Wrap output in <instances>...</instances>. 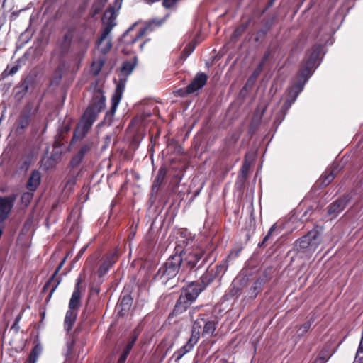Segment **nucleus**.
<instances>
[{
	"mask_svg": "<svg viewBox=\"0 0 363 363\" xmlns=\"http://www.w3.org/2000/svg\"><path fill=\"white\" fill-rule=\"evenodd\" d=\"M41 182V174L37 170H33L26 183V189L31 191H35Z\"/></svg>",
	"mask_w": 363,
	"mask_h": 363,
	"instance_id": "bb28decb",
	"label": "nucleus"
},
{
	"mask_svg": "<svg viewBox=\"0 0 363 363\" xmlns=\"http://www.w3.org/2000/svg\"><path fill=\"white\" fill-rule=\"evenodd\" d=\"M250 165L247 164V162H245L240 169V172L243 177L246 178L247 177Z\"/></svg>",
	"mask_w": 363,
	"mask_h": 363,
	"instance_id": "5fc2aeb1",
	"label": "nucleus"
},
{
	"mask_svg": "<svg viewBox=\"0 0 363 363\" xmlns=\"http://www.w3.org/2000/svg\"><path fill=\"white\" fill-rule=\"evenodd\" d=\"M320 242L321 239L319 232L311 230L295 242L294 250L298 252L315 251Z\"/></svg>",
	"mask_w": 363,
	"mask_h": 363,
	"instance_id": "0eeeda50",
	"label": "nucleus"
},
{
	"mask_svg": "<svg viewBox=\"0 0 363 363\" xmlns=\"http://www.w3.org/2000/svg\"><path fill=\"white\" fill-rule=\"evenodd\" d=\"M82 282V279L81 277H79L77 279L74 289L73 293L72 294L71 298L69 302V309L74 310L77 311L81 305V284Z\"/></svg>",
	"mask_w": 363,
	"mask_h": 363,
	"instance_id": "4be33fe9",
	"label": "nucleus"
},
{
	"mask_svg": "<svg viewBox=\"0 0 363 363\" xmlns=\"http://www.w3.org/2000/svg\"><path fill=\"white\" fill-rule=\"evenodd\" d=\"M136 57H135L133 61H125L123 63L122 67L121 68V72L125 77L130 75L136 66Z\"/></svg>",
	"mask_w": 363,
	"mask_h": 363,
	"instance_id": "f704fd0d",
	"label": "nucleus"
},
{
	"mask_svg": "<svg viewBox=\"0 0 363 363\" xmlns=\"http://www.w3.org/2000/svg\"><path fill=\"white\" fill-rule=\"evenodd\" d=\"M150 40V39H146L145 40H144L140 45V49L141 51L143 50V48H144V46L145 45L149 42Z\"/></svg>",
	"mask_w": 363,
	"mask_h": 363,
	"instance_id": "338daca9",
	"label": "nucleus"
},
{
	"mask_svg": "<svg viewBox=\"0 0 363 363\" xmlns=\"http://www.w3.org/2000/svg\"><path fill=\"white\" fill-rule=\"evenodd\" d=\"M246 28H247V26H245V25H241V26H238L233 31V35H232L233 38H239L240 36H241L243 34V33L245 31Z\"/></svg>",
	"mask_w": 363,
	"mask_h": 363,
	"instance_id": "3c124183",
	"label": "nucleus"
},
{
	"mask_svg": "<svg viewBox=\"0 0 363 363\" xmlns=\"http://www.w3.org/2000/svg\"><path fill=\"white\" fill-rule=\"evenodd\" d=\"M208 80V76L204 72H199L196 74L191 82L186 87V91L193 94L205 86Z\"/></svg>",
	"mask_w": 363,
	"mask_h": 363,
	"instance_id": "412c9836",
	"label": "nucleus"
},
{
	"mask_svg": "<svg viewBox=\"0 0 363 363\" xmlns=\"http://www.w3.org/2000/svg\"><path fill=\"white\" fill-rule=\"evenodd\" d=\"M228 265L229 264L227 262V261L223 259L220 262V264H217L215 268L209 269V270L210 272H212V274L216 279L217 278L220 279L228 270Z\"/></svg>",
	"mask_w": 363,
	"mask_h": 363,
	"instance_id": "7c9ffc66",
	"label": "nucleus"
},
{
	"mask_svg": "<svg viewBox=\"0 0 363 363\" xmlns=\"http://www.w3.org/2000/svg\"><path fill=\"white\" fill-rule=\"evenodd\" d=\"M35 74L29 73L26 76L22 77L21 82L16 86L14 89H17L15 93V98L18 101L23 99L26 94L28 92L30 87H33L35 84Z\"/></svg>",
	"mask_w": 363,
	"mask_h": 363,
	"instance_id": "ddd939ff",
	"label": "nucleus"
},
{
	"mask_svg": "<svg viewBox=\"0 0 363 363\" xmlns=\"http://www.w3.org/2000/svg\"><path fill=\"white\" fill-rule=\"evenodd\" d=\"M23 312L20 313L15 318V320L11 328V330H13L16 333H18L20 330L19 322L22 318Z\"/></svg>",
	"mask_w": 363,
	"mask_h": 363,
	"instance_id": "8fccbe9b",
	"label": "nucleus"
},
{
	"mask_svg": "<svg viewBox=\"0 0 363 363\" xmlns=\"http://www.w3.org/2000/svg\"><path fill=\"white\" fill-rule=\"evenodd\" d=\"M241 250V248H239L230 250L226 258L224 259V260L227 261V262L229 264L231 261L234 260L235 259L239 257Z\"/></svg>",
	"mask_w": 363,
	"mask_h": 363,
	"instance_id": "49530a36",
	"label": "nucleus"
},
{
	"mask_svg": "<svg viewBox=\"0 0 363 363\" xmlns=\"http://www.w3.org/2000/svg\"><path fill=\"white\" fill-rule=\"evenodd\" d=\"M321 52L322 48L320 45H315L312 47L309 56L299 73L300 77L303 79V83H305L312 74Z\"/></svg>",
	"mask_w": 363,
	"mask_h": 363,
	"instance_id": "1a4fd4ad",
	"label": "nucleus"
},
{
	"mask_svg": "<svg viewBox=\"0 0 363 363\" xmlns=\"http://www.w3.org/2000/svg\"><path fill=\"white\" fill-rule=\"evenodd\" d=\"M97 116L95 113H91L90 109L86 110L74 131L73 138L83 139L91 129Z\"/></svg>",
	"mask_w": 363,
	"mask_h": 363,
	"instance_id": "6e6552de",
	"label": "nucleus"
},
{
	"mask_svg": "<svg viewBox=\"0 0 363 363\" xmlns=\"http://www.w3.org/2000/svg\"><path fill=\"white\" fill-rule=\"evenodd\" d=\"M198 297L199 295L187 284L184 285L169 317L178 316L186 312Z\"/></svg>",
	"mask_w": 363,
	"mask_h": 363,
	"instance_id": "39448f33",
	"label": "nucleus"
},
{
	"mask_svg": "<svg viewBox=\"0 0 363 363\" xmlns=\"http://www.w3.org/2000/svg\"><path fill=\"white\" fill-rule=\"evenodd\" d=\"M133 304V298L130 294L124 295L120 301V307H121L119 313L124 315L125 313L130 308Z\"/></svg>",
	"mask_w": 363,
	"mask_h": 363,
	"instance_id": "2f4dec72",
	"label": "nucleus"
},
{
	"mask_svg": "<svg viewBox=\"0 0 363 363\" xmlns=\"http://www.w3.org/2000/svg\"><path fill=\"white\" fill-rule=\"evenodd\" d=\"M198 313L197 318L194 320L191 334L200 339L203 336H213L218 324V318L211 309H203V306L192 307L189 311V316L194 320V315Z\"/></svg>",
	"mask_w": 363,
	"mask_h": 363,
	"instance_id": "f03ea898",
	"label": "nucleus"
},
{
	"mask_svg": "<svg viewBox=\"0 0 363 363\" xmlns=\"http://www.w3.org/2000/svg\"><path fill=\"white\" fill-rule=\"evenodd\" d=\"M304 83L298 82L294 84V86L289 90L288 94V98L283 104L282 108L284 110H288L291 106L292 104L296 100L298 94L302 91L303 89Z\"/></svg>",
	"mask_w": 363,
	"mask_h": 363,
	"instance_id": "5701e85b",
	"label": "nucleus"
},
{
	"mask_svg": "<svg viewBox=\"0 0 363 363\" xmlns=\"http://www.w3.org/2000/svg\"><path fill=\"white\" fill-rule=\"evenodd\" d=\"M339 172V164L333 163L332 166L328 168L321 175L320 178V184L325 186L329 185Z\"/></svg>",
	"mask_w": 363,
	"mask_h": 363,
	"instance_id": "b1692460",
	"label": "nucleus"
},
{
	"mask_svg": "<svg viewBox=\"0 0 363 363\" xmlns=\"http://www.w3.org/2000/svg\"><path fill=\"white\" fill-rule=\"evenodd\" d=\"M73 38L72 30H69L62 37V43L60 44V49L62 51H67L72 44Z\"/></svg>",
	"mask_w": 363,
	"mask_h": 363,
	"instance_id": "72a5a7b5",
	"label": "nucleus"
},
{
	"mask_svg": "<svg viewBox=\"0 0 363 363\" xmlns=\"http://www.w3.org/2000/svg\"><path fill=\"white\" fill-rule=\"evenodd\" d=\"M274 273L272 267H268L260 272L250 287L245 290L246 296L250 299H255L263 290L264 285L269 281Z\"/></svg>",
	"mask_w": 363,
	"mask_h": 363,
	"instance_id": "423d86ee",
	"label": "nucleus"
},
{
	"mask_svg": "<svg viewBox=\"0 0 363 363\" xmlns=\"http://www.w3.org/2000/svg\"><path fill=\"white\" fill-rule=\"evenodd\" d=\"M351 199L352 195L350 194H345L328 206V215L331 216L332 218H336L342 211H343L347 204L350 202Z\"/></svg>",
	"mask_w": 363,
	"mask_h": 363,
	"instance_id": "f8f14e48",
	"label": "nucleus"
},
{
	"mask_svg": "<svg viewBox=\"0 0 363 363\" xmlns=\"http://www.w3.org/2000/svg\"><path fill=\"white\" fill-rule=\"evenodd\" d=\"M125 83L126 78L120 79V80L118 82L115 92L111 98V107L110 110L106 112L103 121L105 124L108 125L111 124L113 119V116L116 111L118 106L122 98L123 93L125 90Z\"/></svg>",
	"mask_w": 363,
	"mask_h": 363,
	"instance_id": "9d476101",
	"label": "nucleus"
},
{
	"mask_svg": "<svg viewBox=\"0 0 363 363\" xmlns=\"http://www.w3.org/2000/svg\"><path fill=\"white\" fill-rule=\"evenodd\" d=\"M100 284L93 283L90 287V292L91 294L98 295L100 293Z\"/></svg>",
	"mask_w": 363,
	"mask_h": 363,
	"instance_id": "6e6d98bb",
	"label": "nucleus"
},
{
	"mask_svg": "<svg viewBox=\"0 0 363 363\" xmlns=\"http://www.w3.org/2000/svg\"><path fill=\"white\" fill-rule=\"evenodd\" d=\"M79 329L78 328H76L73 333V336L72 337L71 340L67 342V354H71L73 351L74 347L76 343V340H75L74 336L79 333Z\"/></svg>",
	"mask_w": 363,
	"mask_h": 363,
	"instance_id": "c03bdc74",
	"label": "nucleus"
},
{
	"mask_svg": "<svg viewBox=\"0 0 363 363\" xmlns=\"http://www.w3.org/2000/svg\"><path fill=\"white\" fill-rule=\"evenodd\" d=\"M94 147V143L91 141H86L80 147L78 153L83 157L89 153Z\"/></svg>",
	"mask_w": 363,
	"mask_h": 363,
	"instance_id": "37998d69",
	"label": "nucleus"
},
{
	"mask_svg": "<svg viewBox=\"0 0 363 363\" xmlns=\"http://www.w3.org/2000/svg\"><path fill=\"white\" fill-rule=\"evenodd\" d=\"M215 362H216V363H227V361H226V359L225 358L219 359V358L217 357L215 359Z\"/></svg>",
	"mask_w": 363,
	"mask_h": 363,
	"instance_id": "69168bd1",
	"label": "nucleus"
},
{
	"mask_svg": "<svg viewBox=\"0 0 363 363\" xmlns=\"http://www.w3.org/2000/svg\"><path fill=\"white\" fill-rule=\"evenodd\" d=\"M118 255L116 251L107 252L104 256L103 262L97 269V274L99 277H104L118 261Z\"/></svg>",
	"mask_w": 363,
	"mask_h": 363,
	"instance_id": "a211bd4d",
	"label": "nucleus"
},
{
	"mask_svg": "<svg viewBox=\"0 0 363 363\" xmlns=\"http://www.w3.org/2000/svg\"><path fill=\"white\" fill-rule=\"evenodd\" d=\"M111 48H112V43H111V40H108V42H106L105 45H104L103 47L101 48V49H100L101 52L104 55H105L110 52Z\"/></svg>",
	"mask_w": 363,
	"mask_h": 363,
	"instance_id": "864d4df0",
	"label": "nucleus"
},
{
	"mask_svg": "<svg viewBox=\"0 0 363 363\" xmlns=\"http://www.w3.org/2000/svg\"><path fill=\"white\" fill-rule=\"evenodd\" d=\"M43 347L40 342H35L34 347L32 348L26 363H36L40 355L43 352Z\"/></svg>",
	"mask_w": 363,
	"mask_h": 363,
	"instance_id": "c756f323",
	"label": "nucleus"
},
{
	"mask_svg": "<svg viewBox=\"0 0 363 363\" xmlns=\"http://www.w3.org/2000/svg\"><path fill=\"white\" fill-rule=\"evenodd\" d=\"M21 67V65L17 62L15 65H13L11 69H9V74H11V76L14 75Z\"/></svg>",
	"mask_w": 363,
	"mask_h": 363,
	"instance_id": "13d9d810",
	"label": "nucleus"
},
{
	"mask_svg": "<svg viewBox=\"0 0 363 363\" xmlns=\"http://www.w3.org/2000/svg\"><path fill=\"white\" fill-rule=\"evenodd\" d=\"M114 18L113 17V14L111 16L108 18L107 24L106 25H111L113 26V28L116 26V23H114Z\"/></svg>",
	"mask_w": 363,
	"mask_h": 363,
	"instance_id": "e2e57ef3",
	"label": "nucleus"
},
{
	"mask_svg": "<svg viewBox=\"0 0 363 363\" xmlns=\"http://www.w3.org/2000/svg\"><path fill=\"white\" fill-rule=\"evenodd\" d=\"M183 266L182 257L176 251L175 254L171 255L167 261L159 268L154 279L160 280L166 284L169 279L174 278Z\"/></svg>",
	"mask_w": 363,
	"mask_h": 363,
	"instance_id": "20e7f679",
	"label": "nucleus"
},
{
	"mask_svg": "<svg viewBox=\"0 0 363 363\" xmlns=\"http://www.w3.org/2000/svg\"><path fill=\"white\" fill-rule=\"evenodd\" d=\"M32 157L29 155H23L18 163V169L21 172H26L31 165Z\"/></svg>",
	"mask_w": 363,
	"mask_h": 363,
	"instance_id": "e433bc0d",
	"label": "nucleus"
},
{
	"mask_svg": "<svg viewBox=\"0 0 363 363\" xmlns=\"http://www.w3.org/2000/svg\"><path fill=\"white\" fill-rule=\"evenodd\" d=\"M94 33L86 28L84 29L82 32L79 33L76 37L77 43L84 49L86 52L89 46L91 39L93 38Z\"/></svg>",
	"mask_w": 363,
	"mask_h": 363,
	"instance_id": "a878e982",
	"label": "nucleus"
},
{
	"mask_svg": "<svg viewBox=\"0 0 363 363\" xmlns=\"http://www.w3.org/2000/svg\"><path fill=\"white\" fill-rule=\"evenodd\" d=\"M177 0H163L162 6L167 9L172 8L176 3Z\"/></svg>",
	"mask_w": 363,
	"mask_h": 363,
	"instance_id": "4d7b16f0",
	"label": "nucleus"
},
{
	"mask_svg": "<svg viewBox=\"0 0 363 363\" xmlns=\"http://www.w3.org/2000/svg\"><path fill=\"white\" fill-rule=\"evenodd\" d=\"M248 285V277L245 276L237 277L231 283L228 295L230 297H238L242 293H245V290Z\"/></svg>",
	"mask_w": 363,
	"mask_h": 363,
	"instance_id": "f3484780",
	"label": "nucleus"
},
{
	"mask_svg": "<svg viewBox=\"0 0 363 363\" xmlns=\"http://www.w3.org/2000/svg\"><path fill=\"white\" fill-rule=\"evenodd\" d=\"M106 106V97L101 89H96L93 92L92 99L86 110L98 116Z\"/></svg>",
	"mask_w": 363,
	"mask_h": 363,
	"instance_id": "2eb2a0df",
	"label": "nucleus"
},
{
	"mask_svg": "<svg viewBox=\"0 0 363 363\" xmlns=\"http://www.w3.org/2000/svg\"><path fill=\"white\" fill-rule=\"evenodd\" d=\"M137 23H133L120 38L118 47L124 55L133 53L134 45L147 34L154 31V21L147 22L145 26L133 34L134 28Z\"/></svg>",
	"mask_w": 363,
	"mask_h": 363,
	"instance_id": "7ed1b4c3",
	"label": "nucleus"
},
{
	"mask_svg": "<svg viewBox=\"0 0 363 363\" xmlns=\"http://www.w3.org/2000/svg\"><path fill=\"white\" fill-rule=\"evenodd\" d=\"M276 228H277V225L276 224H274V225H272L271 226V228H269L267 234L263 238L262 242L259 244V247L263 246L264 245H265V243L269 240V239L271 237L272 233L276 230Z\"/></svg>",
	"mask_w": 363,
	"mask_h": 363,
	"instance_id": "603ef678",
	"label": "nucleus"
},
{
	"mask_svg": "<svg viewBox=\"0 0 363 363\" xmlns=\"http://www.w3.org/2000/svg\"><path fill=\"white\" fill-rule=\"evenodd\" d=\"M195 47L191 43H189L183 50L182 52V57H187L189 55H190L192 52L194 51Z\"/></svg>",
	"mask_w": 363,
	"mask_h": 363,
	"instance_id": "09e8293b",
	"label": "nucleus"
},
{
	"mask_svg": "<svg viewBox=\"0 0 363 363\" xmlns=\"http://www.w3.org/2000/svg\"><path fill=\"white\" fill-rule=\"evenodd\" d=\"M274 1L275 0H269L266 6L264 11L270 8L274 4Z\"/></svg>",
	"mask_w": 363,
	"mask_h": 363,
	"instance_id": "774afa93",
	"label": "nucleus"
},
{
	"mask_svg": "<svg viewBox=\"0 0 363 363\" xmlns=\"http://www.w3.org/2000/svg\"><path fill=\"white\" fill-rule=\"evenodd\" d=\"M354 363H363V354H359L358 357L357 352Z\"/></svg>",
	"mask_w": 363,
	"mask_h": 363,
	"instance_id": "680f3d73",
	"label": "nucleus"
},
{
	"mask_svg": "<svg viewBox=\"0 0 363 363\" xmlns=\"http://www.w3.org/2000/svg\"><path fill=\"white\" fill-rule=\"evenodd\" d=\"M9 65H7V67L6 68V69L4 70L2 72V73L1 74V77H0L1 80L4 79L5 78H6L9 76H11V74H9Z\"/></svg>",
	"mask_w": 363,
	"mask_h": 363,
	"instance_id": "052dcab7",
	"label": "nucleus"
},
{
	"mask_svg": "<svg viewBox=\"0 0 363 363\" xmlns=\"http://www.w3.org/2000/svg\"><path fill=\"white\" fill-rule=\"evenodd\" d=\"M108 0H94L90 9L89 16L94 17L99 14L104 8Z\"/></svg>",
	"mask_w": 363,
	"mask_h": 363,
	"instance_id": "473e14b6",
	"label": "nucleus"
},
{
	"mask_svg": "<svg viewBox=\"0 0 363 363\" xmlns=\"http://www.w3.org/2000/svg\"><path fill=\"white\" fill-rule=\"evenodd\" d=\"M175 251L182 257L183 269L197 272L206 265H212L216 259L213 251H207L204 245L194 239L178 240Z\"/></svg>",
	"mask_w": 363,
	"mask_h": 363,
	"instance_id": "f257e3e1",
	"label": "nucleus"
},
{
	"mask_svg": "<svg viewBox=\"0 0 363 363\" xmlns=\"http://www.w3.org/2000/svg\"><path fill=\"white\" fill-rule=\"evenodd\" d=\"M67 257V256H65L62 259V261L60 262L59 265L55 269L54 273L48 279V280L45 282V284H44V286L40 291V295H42L44 293H45L48 289L50 288V290L45 300V304H48L49 303L54 292L55 291V290L57 289V288L58 287L59 284H60V282L62 281V278H61V277L58 276V274H59L60 271L61 270V269L62 268V267L64 266V264L66 262Z\"/></svg>",
	"mask_w": 363,
	"mask_h": 363,
	"instance_id": "9b49d317",
	"label": "nucleus"
},
{
	"mask_svg": "<svg viewBox=\"0 0 363 363\" xmlns=\"http://www.w3.org/2000/svg\"><path fill=\"white\" fill-rule=\"evenodd\" d=\"M105 60H106L104 57H99L97 60L92 62L90 67V70L94 76L99 75L104 65Z\"/></svg>",
	"mask_w": 363,
	"mask_h": 363,
	"instance_id": "c9c22d12",
	"label": "nucleus"
},
{
	"mask_svg": "<svg viewBox=\"0 0 363 363\" xmlns=\"http://www.w3.org/2000/svg\"><path fill=\"white\" fill-rule=\"evenodd\" d=\"M195 335H191L190 338L187 341V342L182 346L180 349L177 350L173 355L172 356V359H174L175 362H179L184 355H185L186 353L189 352L196 345L199 339L196 337Z\"/></svg>",
	"mask_w": 363,
	"mask_h": 363,
	"instance_id": "aec40b11",
	"label": "nucleus"
},
{
	"mask_svg": "<svg viewBox=\"0 0 363 363\" xmlns=\"http://www.w3.org/2000/svg\"><path fill=\"white\" fill-rule=\"evenodd\" d=\"M214 280L216 279L212 272L208 269L199 280L189 282L187 284L199 296Z\"/></svg>",
	"mask_w": 363,
	"mask_h": 363,
	"instance_id": "4468645a",
	"label": "nucleus"
},
{
	"mask_svg": "<svg viewBox=\"0 0 363 363\" xmlns=\"http://www.w3.org/2000/svg\"><path fill=\"white\" fill-rule=\"evenodd\" d=\"M16 199V195L13 194L7 196H0V222L5 223L9 218Z\"/></svg>",
	"mask_w": 363,
	"mask_h": 363,
	"instance_id": "dca6fc26",
	"label": "nucleus"
},
{
	"mask_svg": "<svg viewBox=\"0 0 363 363\" xmlns=\"http://www.w3.org/2000/svg\"><path fill=\"white\" fill-rule=\"evenodd\" d=\"M77 317V311L69 309L65 315L64 320V328L67 333H69Z\"/></svg>",
	"mask_w": 363,
	"mask_h": 363,
	"instance_id": "c85d7f7f",
	"label": "nucleus"
},
{
	"mask_svg": "<svg viewBox=\"0 0 363 363\" xmlns=\"http://www.w3.org/2000/svg\"><path fill=\"white\" fill-rule=\"evenodd\" d=\"M83 159L84 157L77 152L72 158L69 164L72 167H77L82 162Z\"/></svg>",
	"mask_w": 363,
	"mask_h": 363,
	"instance_id": "de8ad7c7",
	"label": "nucleus"
},
{
	"mask_svg": "<svg viewBox=\"0 0 363 363\" xmlns=\"http://www.w3.org/2000/svg\"><path fill=\"white\" fill-rule=\"evenodd\" d=\"M167 173V169L166 167H161L157 172V176L155 177L152 189H151V194L152 196H156L160 190V186L164 183V181L166 178Z\"/></svg>",
	"mask_w": 363,
	"mask_h": 363,
	"instance_id": "393cba45",
	"label": "nucleus"
},
{
	"mask_svg": "<svg viewBox=\"0 0 363 363\" xmlns=\"http://www.w3.org/2000/svg\"><path fill=\"white\" fill-rule=\"evenodd\" d=\"M32 108L31 104H27L20 113L17 120V132L23 131L29 125Z\"/></svg>",
	"mask_w": 363,
	"mask_h": 363,
	"instance_id": "6ab92c4d",
	"label": "nucleus"
},
{
	"mask_svg": "<svg viewBox=\"0 0 363 363\" xmlns=\"http://www.w3.org/2000/svg\"><path fill=\"white\" fill-rule=\"evenodd\" d=\"M262 70L263 67H262V65H257L251 75L247 79L244 88H246L248 86H252L257 81Z\"/></svg>",
	"mask_w": 363,
	"mask_h": 363,
	"instance_id": "4c0bfd02",
	"label": "nucleus"
},
{
	"mask_svg": "<svg viewBox=\"0 0 363 363\" xmlns=\"http://www.w3.org/2000/svg\"><path fill=\"white\" fill-rule=\"evenodd\" d=\"M178 93H179V95L181 96H186V94H189V93L187 92H183V91H186V89H179L178 91Z\"/></svg>",
	"mask_w": 363,
	"mask_h": 363,
	"instance_id": "0e129e2a",
	"label": "nucleus"
},
{
	"mask_svg": "<svg viewBox=\"0 0 363 363\" xmlns=\"http://www.w3.org/2000/svg\"><path fill=\"white\" fill-rule=\"evenodd\" d=\"M138 338V333L136 331L134 330L132 333H130L129 337L128 339L127 344L123 351L130 353L131 352L135 342L137 341Z\"/></svg>",
	"mask_w": 363,
	"mask_h": 363,
	"instance_id": "ea45409f",
	"label": "nucleus"
},
{
	"mask_svg": "<svg viewBox=\"0 0 363 363\" xmlns=\"http://www.w3.org/2000/svg\"><path fill=\"white\" fill-rule=\"evenodd\" d=\"M130 353L123 351L117 363H125Z\"/></svg>",
	"mask_w": 363,
	"mask_h": 363,
	"instance_id": "bf43d9fd",
	"label": "nucleus"
},
{
	"mask_svg": "<svg viewBox=\"0 0 363 363\" xmlns=\"http://www.w3.org/2000/svg\"><path fill=\"white\" fill-rule=\"evenodd\" d=\"M113 29V26L106 25L104 28L101 36L97 39L96 44V46L99 47V45L102 43V42L106 38V37L110 34Z\"/></svg>",
	"mask_w": 363,
	"mask_h": 363,
	"instance_id": "79ce46f5",
	"label": "nucleus"
},
{
	"mask_svg": "<svg viewBox=\"0 0 363 363\" xmlns=\"http://www.w3.org/2000/svg\"><path fill=\"white\" fill-rule=\"evenodd\" d=\"M274 52V48L272 47H269L265 52L264 53L260 62H259L258 65H262V67L264 68L266 62L272 57V55Z\"/></svg>",
	"mask_w": 363,
	"mask_h": 363,
	"instance_id": "a19ab883",
	"label": "nucleus"
},
{
	"mask_svg": "<svg viewBox=\"0 0 363 363\" xmlns=\"http://www.w3.org/2000/svg\"><path fill=\"white\" fill-rule=\"evenodd\" d=\"M330 355L329 349L327 347H324L312 363H326Z\"/></svg>",
	"mask_w": 363,
	"mask_h": 363,
	"instance_id": "58836bf2",
	"label": "nucleus"
},
{
	"mask_svg": "<svg viewBox=\"0 0 363 363\" xmlns=\"http://www.w3.org/2000/svg\"><path fill=\"white\" fill-rule=\"evenodd\" d=\"M314 318L312 317L306 321L303 324L297 326L294 340L297 342L310 330L312 324L314 323Z\"/></svg>",
	"mask_w": 363,
	"mask_h": 363,
	"instance_id": "cd10ccee",
	"label": "nucleus"
},
{
	"mask_svg": "<svg viewBox=\"0 0 363 363\" xmlns=\"http://www.w3.org/2000/svg\"><path fill=\"white\" fill-rule=\"evenodd\" d=\"M33 192H31L30 191H26V192H24L21 195V202L25 205V206H28L31 201L33 200Z\"/></svg>",
	"mask_w": 363,
	"mask_h": 363,
	"instance_id": "a18cd8bd",
	"label": "nucleus"
}]
</instances>
